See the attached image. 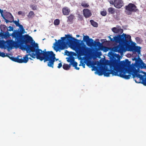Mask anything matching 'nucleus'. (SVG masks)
I'll use <instances>...</instances> for the list:
<instances>
[{
	"mask_svg": "<svg viewBox=\"0 0 146 146\" xmlns=\"http://www.w3.org/2000/svg\"><path fill=\"white\" fill-rule=\"evenodd\" d=\"M86 65H87V66H89V65H88V63H87V64H86Z\"/></svg>",
	"mask_w": 146,
	"mask_h": 146,
	"instance_id": "09e8293b",
	"label": "nucleus"
},
{
	"mask_svg": "<svg viewBox=\"0 0 146 146\" xmlns=\"http://www.w3.org/2000/svg\"><path fill=\"white\" fill-rule=\"evenodd\" d=\"M134 59L135 60V63L132 64L131 65V62L127 59L121 61V64L124 74H125L127 73H128L131 76L132 75L136 83H141L146 86V73L143 71L139 72L136 69V68L138 69L140 68H145V64L139 57V56H138V59L136 58H134Z\"/></svg>",
	"mask_w": 146,
	"mask_h": 146,
	"instance_id": "f257e3e1",
	"label": "nucleus"
},
{
	"mask_svg": "<svg viewBox=\"0 0 146 146\" xmlns=\"http://www.w3.org/2000/svg\"><path fill=\"white\" fill-rule=\"evenodd\" d=\"M29 59H30L31 60V58H29Z\"/></svg>",
	"mask_w": 146,
	"mask_h": 146,
	"instance_id": "8fccbe9b",
	"label": "nucleus"
},
{
	"mask_svg": "<svg viewBox=\"0 0 146 146\" xmlns=\"http://www.w3.org/2000/svg\"><path fill=\"white\" fill-rule=\"evenodd\" d=\"M110 55L114 59H116V58H117V60H120V59L121 56L119 54H117L116 53H113L112 52H110ZM114 61H116V62L118 63L117 61V60L116 59H115V60H114ZM112 61H113V60Z\"/></svg>",
	"mask_w": 146,
	"mask_h": 146,
	"instance_id": "4468645a",
	"label": "nucleus"
},
{
	"mask_svg": "<svg viewBox=\"0 0 146 146\" xmlns=\"http://www.w3.org/2000/svg\"><path fill=\"white\" fill-rule=\"evenodd\" d=\"M4 34L5 38H7L9 37L10 36H11V35L7 31L4 33Z\"/></svg>",
	"mask_w": 146,
	"mask_h": 146,
	"instance_id": "7c9ffc66",
	"label": "nucleus"
},
{
	"mask_svg": "<svg viewBox=\"0 0 146 146\" xmlns=\"http://www.w3.org/2000/svg\"><path fill=\"white\" fill-rule=\"evenodd\" d=\"M9 28V29H7V31H13V28L12 27H11V26H9V27H8Z\"/></svg>",
	"mask_w": 146,
	"mask_h": 146,
	"instance_id": "4c0bfd02",
	"label": "nucleus"
},
{
	"mask_svg": "<svg viewBox=\"0 0 146 146\" xmlns=\"http://www.w3.org/2000/svg\"><path fill=\"white\" fill-rule=\"evenodd\" d=\"M110 69L107 68H104L103 75L104 76L109 77L110 74H111L112 76H117L126 79L130 78V75H126L121 64V61L118 63L116 61H111L109 64Z\"/></svg>",
	"mask_w": 146,
	"mask_h": 146,
	"instance_id": "20e7f679",
	"label": "nucleus"
},
{
	"mask_svg": "<svg viewBox=\"0 0 146 146\" xmlns=\"http://www.w3.org/2000/svg\"><path fill=\"white\" fill-rule=\"evenodd\" d=\"M75 16L74 15L72 14H71L68 17V22H70V23H72L73 21V19L75 18Z\"/></svg>",
	"mask_w": 146,
	"mask_h": 146,
	"instance_id": "a211bd4d",
	"label": "nucleus"
},
{
	"mask_svg": "<svg viewBox=\"0 0 146 146\" xmlns=\"http://www.w3.org/2000/svg\"><path fill=\"white\" fill-rule=\"evenodd\" d=\"M125 9L127 11H125V12L128 15H131L133 12L139 11L135 5L132 3H129L126 6Z\"/></svg>",
	"mask_w": 146,
	"mask_h": 146,
	"instance_id": "6e6552de",
	"label": "nucleus"
},
{
	"mask_svg": "<svg viewBox=\"0 0 146 146\" xmlns=\"http://www.w3.org/2000/svg\"><path fill=\"white\" fill-rule=\"evenodd\" d=\"M81 5L85 8H87L89 6V5L88 3L84 2L82 3Z\"/></svg>",
	"mask_w": 146,
	"mask_h": 146,
	"instance_id": "cd10ccee",
	"label": "nucleus"
},
{
	"mask_svg": "<svg viewBox=\"0 0 146 146\" xmlns=\"http://www.w3.org/2000/svg\"><path fill=\"white\" fill-rule=\"evenodd\" d=\"M135 43H134V45H132L130 44V43L129 42L127 43V44H126L125 45L126 48L128 49V50L130 51H132L133 52L134 50V47L135 46Z\"/></svg>",
	"mask_w": 146,
	"mask_h": 146,
	"instance_id": "2eb2a0df",
	"label": "nucleus"
},
{
	"mask_svg": "<svg viewBox=\"0 0 146 146\" xmlns=\"http://www.w3.org/2000/svg\"><path fill=\"white\" fill-rule=\"evenodd\" d=\"M71 65H70V63H69V65L67 64H64L63 65V68L64 70H68L70 68Z\"/></svg>",
	"mask_w": 146,
	"mask_h": 146,
	"instance_id": "4be33fe9",
	"label": "nucleus"
},
{
	"mask_svg": "<svg viewBox=\"0 0 146 146\" xmlns=\"http://www.w3.org/2000/svg\"><path fill=\"white\" fill-rule=\"evenodd\" d=\"M39 47L37 43H32L31 45H27L26 51L27 53H32L30 56L33 58H36L41 61L44 60V62L48 61L47 65L49 67L53 68L54 63L55 60H56L55 56L52 51L46 52L45 49L43 51L38 48Z\"/></svg>",
	"mask_w": 146,
	"mask_h": 146,
	"instance_id": "f03ea898",
	"label": "nucleus"
},
{
	"mask_svg": "<svg viewBox=\"0 0 146 146\" xmlns=\"http://www.w3.org/2000/svg\"><path fill=\"white\" fill-rule=\"evenodd\" d=\"M104 68L102 70H97L98 74L99 76H101L103 74L104 72Z\"/></svg>",
	"mask_w": 146,
	"mask_h": 146,
	"instance_id": "2f4dec72",
	"label": "nucleus"
},
{
	"mask_svg": "<svg viewBox=\"0 0 146 146\" xmlns=\"http://www.w3.org/2000/svg\"><path fill=\"white\" fill-rule=\"evenodd\" d=\"M87 44L89 46H92L94 44V40L92 38H90L86 42Z\"/></svg>",
	"mask_w": 146,
	"mask_h": 146,
	"instance_id": "412c9836",
	"label": "nucleus"
},
{
	"mask_svg": "<svg viewBox=\"0 0 146 146\" xmlns=\"http://www.w3.org/2000/svg\"><path fill=\"white\" fill-rule=\"evenodd\" d=\"M35 15V14L34 12L32 11H30L28 15V17L29 18H32Z\"/></svg>",
	"mask_w": 146,
	"mask_h": 146,
	"instance_id": "bb28decb",
	"label": "nucleus"
},
{
	"mask_svg": "<svg viewBox=\"0 0 146 146\" xmlns=\"http://www.w3.org/2000/svg\"><path fill=\"white\" fill-rule=\"evenodd\" d=\"M109 38L110 39V40L111 42H114V40L113 38H111L110 36H109Z\"/></svg>",
	"mask_w": 146,
	"mask_h": 146,
	"instance_id": "c03bdc74",
	"label": "nucleus"
},
{
	"mask_svg": "<svg viewBox=\"0 0 146 146\" xmlns=\"http://www.w3.org/2000/svg\"><path fill=\"white\" fill-rule=\"evenodd\" d=\"M18 27H19L20 29H21V32H20V31H19V32L22 33V34L23 33H24L25 32V30L24 29L22 25H20ZM15 32H19L18 31H16Z\"/></svg>",
	"mask_w": 146,
	"mask_h": 146,
	"instance_id": "a878e982",
	"label": "nucleus"
},
{
	"mask_svg": "<svg viewBox=\"0 0 146 146\" xmlns=\"http://www.w3.org/2000/svg\"><path fill=\"white\" fill-rule=\"evenodd\" d=\"M91 24L93 26L95 27H97L98 26V24L97 23L94 21L93 20H91L90 21Z\"/></svg>",
	"mask_w": 146,
	"mask_h": 146,
	"instance_id": "b1692460",
	"label": "nucleus"
},
{
	"mask_svg": "<svg viewBox=\"0 0 146 146\" xmlns=\"http://www.w3.org/2000/svg\"><path fill=\"white\" fill-rule=\"evenodd\" d=\"M65 36L66 37H61V40H58V42H56L54 43L53 48L56 52H60L61 50H64L67 44L73 46L77 44L79 41L69 35H66ZM55 40L56 41V39Z\"/></svg>",
	"mask_w": 146,
	"mask_h": 146,
	"instance_id": "39448f33",
	"label": "nucleus"
},
{
	"mask_svg": "<svg viewBox=\"0 0 146 146\" xmlns=\"http://www.w3.org/2000/svg\"><path fill=\"white\" fill-rule=\"evenodd\" d=\"M108 1L111 5H113L114 7L116 8H120L124 5L123 1L122 0H110Z\"/></svg>",
	"mask_w": 146,
	"mask_h": 146,
	"instance_id": "1a4fd4ad",
	"label": "nucleus"
},
{
	"mask_svg": "<svg viewBox=\"0 0 146 146\" xmlns=\"http://www.w3.org/2000/svg\"><path fill=\"white\" fill-rule=\"evenodd\" d=\"M30 55H31L30 53H29L28 54L26 55L23 58H21V57L19 56H17V57H15L13 56L10 57L9 56H8L13 61L19 63H26L28 61L29 58L28 56L29 55L30 56Z\"/></svg>",
	"mask_w": 146,
	"mask_h": 146,
	"instance_id": "0eeeda50",
	"label": "nucleus"
},
{
	"mask_svg": "<svg viewBox=\"0 0 146 146\" xmlns=\"http://www.w3.org/2000/svg\"><path fill=\"white\" fill-rule=\"evenodd\" d=\"M11 36L15 38V41L12 40H7L5 42L6 44L3 46L5 48L11 49L13 46L16 48L20 47L21 49L26 50L27 44L32 42L33 40L30 36L28 35H22V33L19 32H13Z\"/></svg>",
	"mask_w": 146,
	"mask_h": 146,
	"instance_id": "7ed1b4c3",
	"label": "nucleus"
},
{
	"mask_svg": "<svg viewBox=\"0 0 146 146\" xmlns=\"http://www.w3.org/2000/svg\"><path fill=\"white\" fill-rule=\"evenodd\" d=\"M18 14L19 15H22L23 16L24 15V13H23L21 11H20L18 12Z\"/></svg>",
	"mask_w": 146,
	"mask_h": 146,
	"instance_id": "79ce46f5",
	"label": "nucleus"
},
{
	"mask_svg": "<svg viewBox=\"0 0 146 146\" xmlns=\"http://www.w3.org/2000/svg\"><path fill=\"white\" fill-rule=\"evenodd\" d=\"M111 30L114 33L118 34H121L123 32V29H121L120 26H119L112 28Z\"/></svg>",
	"mask_w": 146,
	"mask_h": 146,
	"instance_id": "9b49d317",
	"label": "nucleus"
},
{
	"mask_svg": "<svg viewBox=\"0 0 146 146\" xmlns=\"http://www.w3.org/2000/svg\"><path fill=\"white\" fill-rule=\"evenodd\" d=\"M126 40H127L129 41V40H131V36L130 35H126Z\"/></svg>",
	"mask_w": 146,
	"mask_h": 146,
	"instance_id": "e433bc0d",
	"label": "nucleus"
},
{
	"mask_svg": "<svg viewBox=\"0 0 146 146\" xmlns=\"http://www.w3.org/2000/svg\"><path fill=\"white\" fill-rule=\"evenodd\" d=\"M78 49L79 53L81 55H83L87 51V48L85 46H80Z\"/></svg>",
	"mask_w": 146,
	"mask_h": 146,
	"instance_id": "ddd939ff",
	"label": "nucleus"
},
{
	"mask_svg": "<svg viewBox=\"0 0 146 146\" xmlns=\"http://www.w3.org/2000/svg\"><path fill=\"white\" fill-rule=\"evenodd\" d=\"M76 36L77 37H79L80 36V35H76Z\"/></svg>",
	"mask_w": 146,
	"mask_h": 146,
	"instance_id": "de8ad7c7",
	"label": "nucleus"
},
{
	"mask_svg": "<svg viewBox=\"0 0 146 146\" xmlns=\"http://www.w3.org/2000/svg\"><path fill=\"white\" fill-rule=\"evenodd\" d=\"M126 35L124 33L121 35H119V44L112 48V50L113 51L119 53L122 52L124 48L123 44L125 45L127 44L129 42L127 40H126Z\"/></svg>",
	"mask_w": 146,
	"mask_h": 146,
	"instance_id": "423d86ee",
	"label": "nucleus"
},
{
	"mask_svg": "<svg viewBox=\"0 0 146 146\" xmlns=\"http://www.w3.org/2000/svg\"><path fill=\"white\" fill-rule=\"evenodd\" d=\"M82 66L83 68H85V64L84 63H82Z\"/></svg>",
	"mask_w": 146,
	"mask_h": 146,
	"instance_id": "a18cd8bd",
	"label": "nucleus"
},
{
	"mask_svg": "<svg viewBox=\"0 0 146 146\" xmlns=\"http://www.w3.org/2000/svg\"><path fill=\"white\" fill-rule=\"evenodd\" d=\"M94 43H95V44L96 45H100L101 44V43L100 42L98 41V42H96L94 41Z\"/></svg>",
	"mask_w": 146,
	"mask_h": 146,
	"instance_id": "ea45409f",
	"label": "nucleus"
},
{
	"mask_svg": "<svg viewBox=\"0 0 146 146\" xmlns=\"http://www.w3.org/2000/svg\"><path fill=\"white\" fill-rule=\"evenodd\" d=\"M60 20L58 19H57L54 20V24L55 25H58L59 24Z\"/></svg>",
	"mask_w": 146,
	"mask_h": 146,
	"instance_id": "c756f323",
	"label": "nucleus"
},
{
	"mask_svg": "<svg viewBox=\"0 0 146 146\" xmlns=\"http://www.w3.org/2000/svg\"><path fill=\"white\" fill-rule=\"evenodd\" d=\"M66 59H67V61L68 62L70 63V65L74 67L77 70H79L80 68L77 67L78 63L75 61L74 58L73 56L67 57Z\"/></svg>",
	"mask_w": 146,
	"mask_h": 146,
	"instance_id": "9d476101",
	"label": "nucleus"
},
{
	"mask_svg": "<svg viewBox=\"0 0 146 146\" xmlns=\"http://www.w3.org/2000/svg\"><path fill=\"white\" fill-rule=\"evenodd\" d=\"M9 17H10V20H8L6 19H5V21L7 23H8L9 22L12 23L13 22V17L10 13H9Z\"/></svg>",
	"mask_w": 146,
	"mask_h": 146,
	"instance_id": "aec40b11",
	"label": "nucleus"
},
{
	"mask_svg": "<svg viewBox=\"0 0 146 146\" xmlns=\"http://www.w3.org/2000/svg\"><path fill=\"white\" fill-rule=\"evenodd\" d=\"M4 32L5 31H3V32H1V33H0V35H1V36H2V37L5 38Z\"/></svg>",
	"mask_w": 146,
	"mask_h": 146,
	"instance_id": "58836bf2",
	"label": "nucleus"
},
{
	"mask_svg": "<svg viewBox=\"0 0 146 146\" xmlns=\"http://www.w3.org/2000/svg\"><path fill=\"white\" fill-rule=\"evenodd\" d=\"M13 22L17 26H18L20 25L19 23V20L18 19V21H14V20H13Z\"/></svg>",
	"mask_w": 146,
	"mask_h": 146,
	"instance_id": "c9c22d12",
	"label": "nucleus"
},
{
	"mask_svg": "<svg viewBox=\"0 0 146 146\" xmlns=\"http://www.w3.org/2000/svg\"><path fill=\"white\" fill-rule=\"evenodd\" d=\"M8 55L7 54L5 55V53L3 52H1L0 51V56L3 57H4L6 56L8 57Z\"/></svg>",
	"mask_w": 146,
	"mask_h": 146,
	"instance_id": "72a5a7b5",
	"label": "nucleus"
},
{
	"mask_svg": "<svg viewBox=\"0 0 146 146\" xmlns=\"http://www.w3.org/2000/svg\"><path fill=\"white\" fill-rule=\"evenodd\" d=\"M62 63L61 62H60V63H59L57 67L58 68H60L61 67H62Z\"/></svg>",
	"mask_w": 146,
	"mask_h": 146,
	"instance_id": "37998d69",
	"label": "nucleus"
},
{
	"mask_svg": "<svg viewBox=\"0 0 146 146\" xmlns=\"http://www.w3.org/2000/svg\"><path fill=\"white\" fill-rule=\"evenodd\" d=\"M134 50L133 51V52H137L138 54H140L141 52V50L140 49L141 48V47L139 46H135H135L134 47Z\"/></svg>",
	"mask_w": 146,
	"mask_h": 146,
	"instance_id": "f3484780",
	"label": "nucleus"
},
{
	"mask_svg": "<svg viewBox=\"0 0 146 146\" xmlns=\"http://www.w3.org/2000/svg\"><path fill=\"white\" fill-rule=\"evenodd\" d=\"M101 14L104 16H105L106 15L107 12L106 10L101 11L100 12Z\"/></svg>",
	"mask_w": 146,
	"mask_h": 146,
	"instance_id": "f704fd0d",
	"label": "nucleus"
},
{
	"mask_svg": "<svg viewBox=\"0 0 146 146\" xmlns=\"http://www.w3.org/2000/svg\"><path fill=\"white\" fill-rule=\"evenodd\" d=\"M1 32H3L6 30H7V26L4 25H1Z\"/></svg>",
	"mask_w": 146,
	"mask_h": 146,
	"instance_id": "5701e85b",
	"label": "nucleus"
},
{
	"mask_svg": "<svg viewBox=\"0 0 146 146\" xmlns=\"http://www.w3.org/2000/svg\"><path fill=\"white\" fill-rule=\"evenodd\" d=\"M3 10H2L1 9H0V13L1 14V16L4 18V15L3 14Z\"/></svg>",
	"mask_w": 146,
	"mask_h": 146,
	"instance_id": "a19ab883",
	"label": "nucleus"
},
{
	"mask_svg": "<svg viewBox=\"0 0 146 146\" xmlns=\"http://www.w3.org/2000/svg\"><path fill=\"white\" fill-rule=\"evenodd\" d=\"M89 37L88 36H84L83 40L86 42L90 39Z\"/></svg>",
	"mask_w": 146,
	"mask_h": 146,
	"instance_id": "473e14b6",
	"label": "nucleus"
},
{
	"mask_svg": "<svg viewBox=\"0 0 146 146\" xmlns=\"http://www.w3.org/2000/svg\"><path fill=\"white\" fill-rule=\"evenodd\" d=\"M70 12V9L67 7H64L62 9V13L64 15H68Z\"/></svg>",
	"mask_w": 146,
	"mask_h": 146,
	"instance_id": "dca6fc26",
	"label": "nucleus"
},
{
	"mask_svg": "<svg viewBox=\"0 0 146 146\" xmlns=\"http://www.w3.org/2000/svg\"><path fill=\"white\" fill-rule=\"evenodd\" d=\"M109 14H113L115 13V9L112 7H109L108 9Z\"/></svg>",
	"mask_w": 146,
	"mask_h": 146,
	"instance_id": "6ab92c4d",
	"label": "nucleus"
},
{
	"mask_svg": "<svg viewBox=\"0 0 146 146\" xmlns=\"http://www.w3.org/2000/svg\"><path fill=\"white\" fill-rule=\"evenodd\" d=\"M114 41L116 42L119 43V35H117V36H115L113 37Z\"/></svg>",
	"mask_w": 146,
	"mask_h": 146,
	"instance_id": "393cba45",
	"label": "nucleus"
},
{
	"mask_svg": "<svg viewBox=\"0 0 146 146\" xmlns=\"http://www.w3.org/2000/svg\"><path fill=\"white\" fill-rule=\"evenodd\" d=\"M139 39H140V38L138 37H137L136 38V40H138Z\"/></svg>",
	"mask_w": 146,
	"mask_h": 146,
	"instance_id": "49530a36",
	"label": "nucleus"
},
{
	"mask_svg": "<svg viewBox=\"0 0 146 146\" xmlns=\"http://www.w3.org/2000/svg\"><path fill=\"white\" fill-rule=\"evenodd\" d=\"M31 8L33 10H37V7L36 5H30Z\"/></svg>",
	"mask_w": 146,
	"mask_h": 146,
	"instance_id": "c85d7f7f",
	"label": "nucleus"
},
{
	"mask_svg": "<svg viewBox=\"0 0 146 146\" xmlns=\"http://www.w3.org/2000/svg\"><path fill=\"white\" fill-rule=\"evenodd\" d=\"M83 11L84 15L86 18H88L92 15L90 11L88 9H84Z\"/></svg>",
	"mask_w": 146,
	"mask_h": 146,
	"instance_id": "f8f14e48",
	"label": "nucleus"
}]
</instances>
